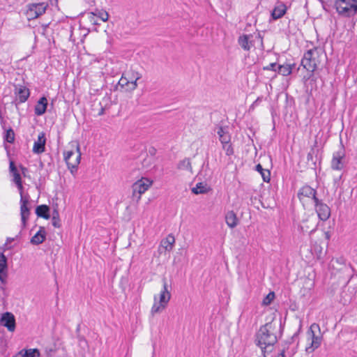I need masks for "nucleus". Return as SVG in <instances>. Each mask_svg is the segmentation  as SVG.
I'll list each match as a JSON object with an SVG mask.
<instances>
[{
    "label": "nucleus",
    "instance_id": "obj_1",
    "mask_svg": "<svg viewBox=\"0 0 357 357\" xmlns=\"http://www.w3.org/2000/svg\"><path fill=\"white\" fill-rule=\"evenodd\" d=\"M280 325L278 322H268L262 326L257 335L258 345L261 349L267 347L274 345L278 341L277 333L279 331Z\"/></svg>",
    "mask_w": 357,
    "mask_h": 357
},
{
    "label": "nucleus",
    "instance_id": "obj_2",
    "mask_svg": "<svg viewBox=\"0 0 357 357\" xmlns=\"http://www.w3.org/2000/svg\"><path fill=\"white\" fill-rule=\"evenodd\" d=\"M13 181L16 183L20 193V216L22 228L26 227V222L31 215V207L29 206V197L23 196V186L20 174H15Z\"/></svg>",
    "mask_w": 357,
    "mask_h": 357
},
{
    "label": "nucleus",
    "instance_id": "obj_3",
    "mask_svg": "<svg viewBox=\"0 0 357 357\" xmlns=\"http://www.w3.org/2000/svg\"><path fill=\"white\" fill-rule=\"evenodd\" d=\"M318 53L324 54V46H314L304 54L301 60V65L310 73H313L317 67V58L314 55Z\"/></svg>",
    "mask_w": 357,
    "mask_h": 357
},
{
    "label": "nucleus",
    "instance_id": "obj_4",
    "mask_svg": "<svg viewBox=\"0 0 357 357\" xmlns=\"http://www.w3.org/2000/svg\"><path fill=\"white\" fill-rule=\"evenodd\" d=\"M162 283L163 289L160 294L158 303L156 302L157 297H154L155 303L153 305L151 311L153 315L155 314L160 313L162 310H164L171 298V293L167 289L168 284L165 278H163Z\"/></svg>",
    "mask_w": 357,
    "mask_h": 357
},
{
    "label": "nucleus",
    "instance_id": "obj_5",
    "mask_svg": "<svg viewBox=\"0 0 357 357\" xmlns=\"http://www.w3.org/2000/svg\"><path fill=\"white\" fill-rule=\"evenodd\" d=\"M153 181L146 178H142L137 181L132 185V199L136 203L141 199V196L144 194L152 185Z\"/></svg>",
    "mask_w": 357,
    "mask_h": 357
},
{
    "label": "nucleus",
    "instance_id": "obj_6",
    "mask_svg": "<svg viewBox=\"0 0 357 357\" xmlns=\"http://www.w3.org/2000/svg\"><path fill=\"white\" fill-rule=\"evenodd\" d=\"M339 14L350 16L357 11V0H336L335 3Z\"/></svg>",
    "mask_w": 357,
    "mask_h": 357
},
{
    "label": "nucleus",
    "instance_id": "obj_7",
    "mask_svg": "<svg viewBox=\"0 0 357 357\" xmlns=\"http://www.w3.org/2000/svg\"><path fill=\"white\" fill-rule=\"evenodd\" d=\"M80 159L81 152L79 144L77 145V153H75L73 151H68L64 153V160L71 173L77 170Z\"/></svg>",
    "mask_w": 357,
    "mask_h": 357
},
{
    "label": "nucleus",
    "instance_id": "obj_8",
    "mask_svg": "<svg viewBox=\"0 0 357 357\" xmlns=\"http://www.w3.org/2000/svg\"><path fill=\"white\" fill-rule=\"evenodd\" d=\"M1 326L7 328L8 331L13 333L16 330V319L12 312L1 313Z\"/></svg>",
    "mask_w": 357,
    "mask_h": 357
},
{
    "label": "nucleus",
    "instance_id": "obj_9",
    "mask_svg": "<svg viewBox=\"0 0 357 357\" xmlns=\"http://www.w3.org/2000/svg\"><path fill=\"white\" fill-rule=\"evenodd\" d=\"M317 223L316 217L314 215L307 216L305 219L301 221L300 227L303 233L311 234L316 230Z\"/></svg>",
    "mask_w": 357,
    "mask_h": 357
},
{
    "label": "nucleus",
    "instance_id": "obj_10",
    "mask_svg": "<svg viewBox=\"0 0 357 357\" xmlns=\"http://www.w3.org/2000/svg\"><path fill=\"white\" fill-rule=\"evenodd\" d=\"M314 206L320 220L326 221L330 218L331 209L326 204L318 199V202H314Z\"/></svg>",
    "mask_w": 357,
    "mask_h": 357
},
{
    "label": "nucleus",
    "instance_id": "obj_11",
    "mask_svg": "<svg viewBox=\"0 0 357 357\" xmlns=\"http://www.w3.org/2000/svg\"><path fill=\"white\" fill-rule=\"evenodd\" d=\"M319 328V326L317 324H313L310 326V333L312 337V342L310 346L305 348V351L307 353H312L316 349H317L321 343L322 338L320 336L315 335L313 328Z\"/></svg>",
    "mask_w": 357,
    "mask_h": 357
},
{
    "label": "nucleus",
    "instance_id": "obj_12",
    "mask_svg": "<svg viewBox=\"0 0 357 357\" xmlns=\"http://www.w3.org/2000/svg\"><path fill=\"white\" fill-rule=\"evenodd\" d=\"M317 191L309 185H305L301 188L298 192V197L301 202H303L305 197L311 198L314 202H318V198L316 197Z\"/></svg>",
    "mask_w": 357,
    "mask_h": 357
},
{
    "label": "nucleus",
    "instance_id": "obj_13",
    "mask_svg": "<svg viewBox=\"0 0 357 357\" xmlns=\"http://www.w3.org/2000/svg\"><path fill=\"white\" fill-rule=\"evenodd\" d=\"M344 151L341 149L333 154L331 167L333 169L340 170L344 167Z\"/></svg>",
    "mask_w": 357,
    "mask_h": 357
},
{
    "label": "nucleus",
    "instance_id": "obj_14",
    "mask_svg": "<svg viewBox=\"0 0 357 357\" xmlns=\"http://www.w3.org/2000/svg\"><path fill=\"white\" fill-rule=\"evenodd\" d=\"M46 10V5L44 3L33 4L29 7L27 14L31 18H36L43 15Z\"/></svg>",
    "mask_w": 357,
    "mask_h": 357
},
{
    "label": "nucleus",
    "instance_id": "obj_15",
    "mask_svg": "<svg viewBox=\"0 0 357 357\" xmlns=\"http://www.w3.org/2000/svg\"><path fill=\"white\" fill-rule=\"evenodd\" d=\"M46 138L44 132H40L38 135V139L34 142L33 146V152L35 153H42L45 149Z\"/></svg>",
    "mask_w": 357,
    "mask_h": 357
},
{
    "label": "nucleus",
    "instance_id": "obj_16",
    "mask_svg": "<svg viewBox=\"0 0 357 357\" xmlns=\"http://www.w3.org/2000/svg\"><path fill=\"white\" fill-rule=\"evenodd\" d=\"M15 94L17 97V100H19V102H24L29 97V90L26 86H15Z\"/></svg>",
    "mask_w": 357,
    "mask_h": 357
},
{
    "label": "nucleus",
    "instance_id": "obj_17",
    "mask_svg": "<svg viewBox=\"0 0 357 357\" xmlns=\"http://www.w3.org/2000/svg\"><path fill=\"white\" fill-rule=\"evenodd\" d=\"M46 239V231L43 227H40L38 232L31 238V243L33 245H40Z\"/></svg>",
    "mask_w": 357,
    "mask_h": 357
},
{
    "label": "nucleus",
    "instance_id": "obj_18",
    "mask_svg": "<svg viewBox=\"0 0 357 357\" xmlns=\"http://www.w3.org/2000/svg\"><path fill=\"white\" fill-rule=\"evenodd\" d=\"M47 100L45 97H42L39 99L37 104L35 106V114L37 116H41L43 115L47 109Z\"/></svg>",
    "mask_w": 357,
    "mask_h": 357
},
{
    "label": "nucleus",
    "instance_id": "obj_19",
    "mask_svg": "<svg viewBox=\"0 0 357 357\" xmlns=\"http://www.w3.org/2000/svg\"><path fill=\"white\" fill-rule=\"evenodd\" d=\"M50 209L48 206L45 204L40 205L38 206L36 208V214L38 217L49 220L50 218Z\"/></svg>",
    "mask_w": 357,
    "mask_h": 357
},
{
    "label": "nucleus",
    "instance_id": "obj_20",
    "mask_svg": "<svg viewBox=\"0 0 357 357\" xmlns=\"http://www.w3.org/2000/svg\"><path fill=\"white\" fill-rule=\"evenodd\" d=\"M225 221L228 227L230 228H234L238 225L236 215L233 211H229L226 213Z\"/></svg>",
    "mask_w": 357,
    "mask_h": 357
},
{
    "label": "nucleus",
    "instance_id": "obj_21",
    "mask_svg": "<svg viewBox=\"0 0 357 357\" xmlns=\"http://www.w3.org/2000/svg\"><path fill=\"white\" fill-rule=\"evenodd\" d=\"M175 243L174 236L169 234L167 238L161 241L160 245L167 251H170L172 249L173 245Z\"/></svg>",
    "mask_w": 357,
    "mask_h": 357
},
{
    "label": "nucleus",
    "instance_id": "obj_22",
    "mask_svg": "<svg viewBox=\"0 0 357 357\" xmlns=\"http://www.w3.org/2000/svg\"><path fill=\"white\" fill-rule=\"evenodd\" d=\"M285 12L286 6L284 4H280L273 9L271 15L274 20H277L282 17Z\"/></svg>",
    "mask_w": 357,
    "mask_h": 357
},
{
    "label": "nucleus",
    "instance_id": "obj_23",
    "mask_svg": "<svg viewBox=\"0 0 357 357\" xmlns=\"http://www.w3.org/2000/svg\"><path fill=\"white\" fill-rule=\"evenodd\" d=\"M295 66V64L290 65V64H283V65H279L278 66V70L277 72L283 75V76H287L289 75L291 72L293 67Z\"/></svg>",
    "mask_w": 357,
    "mask_h": 357
},
{
    "label": "nucleus",
    "instance_id": "obj_24",
    "mask_svg": "<svg viewBox=\"0 0 357 357\" xmlns=\"http://www.w3.org/2000/svg\"><path fill=\"white\" fill-rule=\"evenodd\" d=\"M256 170L259 172L263 178V180L265 182H268L271 179V173L269 170L264 169L262 166L260 164H258L256 166Z\"/></svg>",
    "mask_w": 357,
    "mask_h": 357
},
{
    "label": "nucleus",
    "instance_id": "obj_25",
    "mask_svg": "<svg viewBox=\"0 0 357 357\" xmlns=\"http://www.w3.org/2000/svg\"><path fill=\"white\" fill-rule=\"evenodd\" d=\"M126 74V76L128 77V79L131 80V81L132 80L138 81L142 77V75L141 73H139L135 70H133V69H130Z\"/></svg>",
    "mask_w": 357,
    "mask_h": 357
},
{
    "label": "nucleus",
    "instance_id": "obj_26",
    "mask_svg": "<svg viewBox=\"0 0 357 357\" xmlns=\"http://www.w3.org/2000/svg\"><path fill=\"white\" fill-rule=\"evenodd\" d=\"M52 223L54 227L59 228L61 227L59 213L57 209H54L52 214Z\"/></svg>",
    "mask_w": 357,
    "mask_h": 357
},
{
    "label": "nucleus",
    "instance_id": "obj_27",
    "mask_svg": "<svg viewBox=\"0 0 357 357\" xmlns=\"http://www.w3.org/2000/svg\"><path fill=\"white\" fill-rule=\"evenodd\" d=\"M177 167L179 169H188L192 172L191 162L188 158H185L184 160L180 161Z\"/></svg>",
    "mask_w": 357,
    "mask_h": 357
},
{
    "label": "nucleus",
    "instance_id": "obj_28",
    "mask_svg": "<svg viewBox=\"0 0 357 357\" xmlns=\"http://www.w3.org/2000/svg\"><path fill=\"white\" fill-rule=\"evenodd\" d=\"M92 15L98 17L100 18L103 22H106L108 20L109 18V14L107 12L103 10H98L96 9L94 12L91 13Z\"/></svg>",
    "mask_w": 357,
    "mask_h": 357
},
{
    "label": "nucleus",
    "instance_id": "obj_29",
    "mask_svg": "<svg viewBox=\"0 0 357 357\" xmlns=\"http://www.w3.org/2000/svg\"><path fill=\"white\" fill-rule=\"evenodd\" d=\"M4 141L8 143H13L15 141V132L12 128L6 130L3 137Z\"/></svg>",
    "mask_w": 357,
    "mask_h": 357
},
{
    "label": "nucleus",
    "instance_id": "obj_30",
    "mask_svg": "<svg viewBox=\"0 0 357 357\" xmlns=\"http://www.w3.org/2000/svg\"><path fill=\"white\" fill-rule=\"evenodd\" d=\"M192 192L195 195L203 194L207 192V189L206 185H203L202 183H199L195 187L192 188Z\"/></svg>",
    "mask_w": 357,
    "mask_h": 357
},
{
    "label": "nucleus",
    "instance_id": "obj_31",
    "mask_svg": "<svg viewBox=\"0 0 357 357\" xmlns=\"http://www.w3.org/2000/svg\"><path fill=\"white\" fill-rule=\"evenodd\" d=\"M23 355L24 357H39L40 351L37 349H24Z\"/></svg>",
    "mask_w": 357,
    "mask_h": 357
},
{
    "label": "nucleus",
    "instance_id": "obj_32",
    "mask_svg": "<svg viewBox=\"0 0 357 357\" xmlns=\"http://www.w3.org/2000/svg\"><path fill=\"white\" fill-rule=\"evenodd\" d=\"M274 298L275 293L271 291L263 299L262 304L264 305H268L271 303Z\"/></svg>",
    "mask_w": 357,
    "mask_h": 357
},
{
    "label": "nucleus",
    "instance_id": "obj_33",
    "mask_svg": "<svg viewBox=\"0 0 357 357\" xmlns=\"http://www.w3.org/2000/svg\"><path fill=\"white\" fill-rule=\"evenodd\" d=\"M294 351H289V348L283 349L282 351L276 357H291Z\"/></svg>",
    "mask_w": 357,
    "mask_h": 357
},
{
    "label": "nucleus",
    "instance_id": "obj_34",
    "mask_svg": "<svg viewBox=\"0 0 357 357\" xmlns=\"http://www.w3.org/2000/svg\"><path fill=\"white\" fill-rule=\"evenodd\" d=\"M220 141L222 144H227L229 143L231 137L228 132L224 135H220V137L219 138Z\"/></svg>",
    "mask_w": 357,
    "mask_h": 357
},
{
    "label": "nucleus",
    "instance_id": "obj_35",
    "mask_svg": "<svg viewBox=\"0 0 357 357\" xmlns=\"http://www.w3.org/2000/svg\"><path fill=\"white\" fill-rule=\"evenodd\" d=\"M252 42L253 41L250 40V37L248 36L239 38V43L242 45H249V43H252Z\"/></svg>",
    "mask_w": 357,
    "mask_h": 357
},
{
    "label": "nucleus",
    "instance_id": "obj_36",
    "mask_svg": "<svg viewBox=\"0 0 357 357\" xmlns=\"http://www.w3.org/2000/svg\"><path fill=\"white\" fill-rule=\"evenodd\" d=\"M9 169H10V173L12 174V175L13 176V178H15V175L16 174H20L19 172H17V167H16V166H15V165L13 161H10V162Z\"/></svg>",
    "mask_w": 357,
    "mask_h": 357
},
{
    "label": "nucleus",
    "instance_id": "obj_37",
    "mask_svg": "<svg viewBox=\"0 0 357 357\" xmlns=\"http://www.w3.org/2000/svg\"><path fill=\"white\" fill-rule=\"evenodd\" d=\"M223 145V149L225 150L226 151V154L227 155H231L234 153V149L231 146V144H222Z\"/></svg>",
    "mask_w": 357,
    "mask_h": 357
},
{
    "label": "nucleus",
    "instance_id": "obj_38",
    "mask_svg": "<svg viewBox=\"0 0 357 357\" xmlns=\"http://www.w3.org/2000/svg\"><path fill=\"white\" fill-rule=\"evenodd\" d=\"M264 70H273L277 72L278 67L276 68V63H271L269 65L263 67Z\"/></svg>",
    "mask_w": 357,
    "mask_h": 357
},
{
    "label": "nucleus",
    "instance_id": "obj_39",
    "mask_svg": "<svg viewBox=\"0 0 357 357\" xmlns=\"http://www.w3.org/2000/svg\"><path fill=\"white\" fill-rule=\"evenodd\" d=\"M130 83V80L128 79V77L126 76V74L123 75L121 78L120 79L119 84L121 85L122 86L125 85H128Z\"/></svg>",
    "mask_w": 357,
    "mask_h": 357
},
{
    "label": "nucleus",
    "instance_id": "obj_40",
    "mask_svg": "<svg viewBox=\"0 0 357 357\" xmlns=\"http://www.w3.org/2000/svg\"><path fill=\"white\" fill-rule=\"evenodd\" d=\"M1 270H8L7 258L1 253Z\"/></svg>",
    "mask_w": 357,
    "mask_h": 357
},
{
    "label": "nucleus",
    "instance_id": "obj_41",
    "mask_svg": "<svg viewBox=\"0 0 357 357\" xmlns=\"http://www.w3.org/2000/svg\"><path fill=\"white\" fill-rule=\"evenodd\" d=\"M45 354L47 357H52L56 352V349L54 348H45Z\"/></svg>",
    "mask_w": 357,
    "mask_h": 357
},
{
    "label": "nucleus",
    "instance_id": "obj_42",
    "mask_svg": "<svg viewBox=\"0 0 357 357\" xmlns=\"http://www.w3.org/2000/svg\"><path fill=\"white\" fill-rule=\"evenodd\" d=\"M15 240L14 238H8L6 243L4 244V250H9L12 248V245H10L11 242Z\"/></svg>",
    "mask_w": 357,
    "mask_h": 357
},
{
    "label": "nucleus",
    "instance_id": "obj_43",
    "mask_svg": "<svg viewBox=\"0 0 357 357\" xmlns=\"http://www.w3.org/2000/svg\"><path fill=\"white\" fill-rule=\"evenodd\" d=\"M7 277L8 270H3V273H1V284L6 283Z\"/></svg>",
    "mask_w": 357,
    "mask_h": 357
},
{
    "label": "nucleus",
    "instance_id": "obj_44",
    "mask_svg": "<svg viewBox=\"0 0 357 357\" xmlns=\"http://www.w3.org/2000/svg\"><path fill=\"white\" fill-rule=\"evenodd\" d=\"M131 84V87H130V89L131 90H135L137 89L138 84H137V81H135V80H130V83Z\"/></svg>",
    "mask_w": 357,
    "mask_h": 357
},
{
    "label": "nucleus",
    "instance_id": "obj_45",
    "mask_svg": "<svg viewBox=\"0 0 357 357\" xmlns=\"http://www.w3.org/2000/svg\"><path fill=\"white\" fill-rule=\"evenodd\" d=\"M227 132V131H226L225 129L223 128L221 126L218 128V130L217 132V133H218V135L219 136V138L220 137V135H224V134H225Z\"/></svg>",
    "mask_w": 357,
    "mask_h": 357
},
{
    "label": "nucleus",
    "instance_id": "obj_46",
    "mask_svg": "<svg viewBox=\"0 0 357 357\" xmlns=\"http://www.w3.org/2000/svg\"><path fill=\"white\" fill-rule=\"evenodd\" d=\"M23 351H24V349L21 350L20 352H18L13 357H24V355H23Z\"/></svg>",
    "mask_w": 357,
    "mask_h": 357
},
{
    "label": "nucleus",
    "instance_id": "obj_47",
    "mask_svg": "<svg viewBox=\"0 0 357 357\" xmlns=\"http://www.w3.org/2000/svg\"><path fill=\"white\" fill-rule=\"evenodd\" d=\"M314 56H315L317 58V59H318L320 56H325V52H324V54H321V53L315 54V55H314Z\"/></svg>",
    "mask_w": 357,
    "mask_h": 357
},
{
    "label": "nucleus",
    "instance_id": "obj_48",
    "mask_svg": "<svg viewBox=\"0 0 357 357\" xmlns=\"http://www.w3.org/2000/svg\"><path fill=\"white\" fill-rule=\"evenodd\" d=\"M255 38L258 40L257 43H262V40L260 38V37H259V34H257V36H256V37H255Z\"/></svg>",
    "mask_w": 357,
    "mask_h": 357
},
{
    "label": "nucleus",
    "instance_id": "obj_49",
    "mask_svg": "<svg viewBox=\"0 0 357 357\" xmlns=\"http://www.w3.org/2000/svg\"><path fill=\"white\" fill-rule=\"evenodd\" d=\"M243 48L245 50H250V46L245 45V46H243Z\"/></svg>",
    "mask_w": 357,
    "mask_h": 357
},
{
    "label": "nucleus",
    "instance_id": "obj_50",
    "mask_svg": "<svg viewBox=\"0 0 357 357\" xmlns=\"http://www.w3.org/2000/svg\"><path fill=\"white\" fill-rule=\"evenodd\" d=\"M79 329H80V326L78 325V326L77 327V332H79Z\"/></svg>",
    "mask_w": 357,
    "mask_h": 357
},
{
    "label": "nucleus",
    "instance_id": "obj_51",
    "mask_svg": "<svg viewBox=\"0 0 357 357\" xmlns=\"http://www.w3.org/2000/svg\"><path fill=\"white\" fill-rule=\"evenodd\" d=\"M103 113V109H101L100 112L99 113V114H102Z\"/></svg>",
    "mask_w": 357,
    "mask_h": 357
},
{
    "label": "nucleus",
    "instance_id": "obj_52",
    "mask_svg": "<svg viewBox=\"0 0 357 357\" xmlns=\"http://www.w3.org/2000/svg\"><path fill=\"white\" fill-rule=\"evenodd\" d=\"M311 157H312V156H311V154H310V153H309V154H308V155H307V158L309 159V158H311Z\"/></svg>",
    "mask_w": 357,
    "mask_h": 357
},
{
    "label": "nucleus",
    "instance_id": "obj_53",
    "mask_svg": "<svg viewBox=\"0 0 357 357\" xmlns=\"http://www.w3.org/2000/svg\"><path fill=\"white\" fill-rule=\"evenodd\" d=\"M350 280H351V276H349V278H348V280H347V283L349 281H350Z\"/></svg>",
    "mask_w": 357,
    "mask_h": 357
},
{
    "label": "nucleus",
    "instance_id": "obj_54",
    "mask_svg": "<svg viewBox=\"0 0 357 357\" xmlns=\"http://www.w3.org/2000/svg\"><path fill=\"white\" fill-rule=\"evenodd\" d=\"M345 270H346V271H349V268L348 267H345Z\"/></svg>",
    "mask_w": 357,
    "mask_h": 357
}]
</instances>
